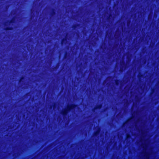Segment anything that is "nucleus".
Instances as JSON below:
<instances>
[{
	"instance_id": "f257e3e1",
	"label": "nucleus",
	"mask_w": 159,
	"mask_h": 159,
	"mask_svg": "<svg viewBox=\"0 0 159 159\" xmlns=\"http://www.w3.org/2000/svg\"><path fill=\"white\" fill-rule=\"evenodd\" d=\"M77 105L75 104H72L70 105H68L67 108L63 110L61 112V114L64 118L66 117L68 113L71 110L77 107Z\"/></svg>"
},
{
	"instance_id": "0eeeda50",
	"label": "nucleus",
	"mask_w": 159,
	"mask_h": 159,
	"mask_svg": "<svg viewBox=\"0 0 159 159\" xmlns=\"http://www.w3.org/2000/svg\"><path fill=\"white\" fill-rule=\"evenodd\" d=\"M133 118V116H132V117L131 118H130L129 119L127 120L125 122H124L123 124H127L128 122L130 121V120Z\"/></svg>"
},
{
	"instance_id": "7ed1b4c3",
	"label": "nucleus",
	"mask_w": 159,
	"mask_h": 159,
	"mask_svg": "<svg viewBox=\"0 0 159 159\" xmlns=\"http://www.w3.org/2000/svg\"><path fill=\"white\" fill-rule=\"evenodd\" d=\"M100 131V128H99L98 129H97V130L96 132H94V136H97L99 134Z\"/></svg>"
},
{
	"instance_id": "4468645a",
	"label": "nucleus",
	"mask_w": 159,
	"mask_h": 159,
	"mask_svg": "<svg viewBox=\"0 0 159 159\" xmlns=\"http://www.w3.org/2000/svg\"><path fill=\"white\" fill-rule=\"evenodd\" d=\"M57 66H55V67H53V70H55L56 69H57Z\"/></svg>"
},
{
	"instance_id": "20e7f679",
	"label": "nucleus",
	"mask_w": 159,
	"mask_h": 159,
	"mask_svg": "<svg viewBox=\"0 0 159 159\" xmlns=\"http://www.w3.org/2000/svg\"><path fill=\"white\" fill-rule=\"evenodd\" d=\"M13 29L12 27L7 26L5 28V30H11Z\"/></svg>"
},
{
	"instance_id": "f3484780",
	"label": "nucleus",
	"mask_w": 159,
	"mask_h": 159,
	"mask_svg": "<svg viewBox=\"0 0 159 159\" xmlns=\"http://www.w3.org/2000/svg\"><path fill=\"white\" fill-rule=\"evenodd\" d=\"M130 136L129 135H127V138H128V137H130Z\"/></svg>"
},
{
	"instance_id": "9b49d317",
	"label": "nucleus",
	"mask_w": 159,
	"mask_h": 159,
	"mask_svg": "<svg viewBox=\"0 0 159 159\" xmlns=\"http://www.w3.org/2000/svg\"><path fill=\"white\" fill-rule=\"evenodd\" d=\"M9 24L14 23V21L13 19H12L8 21Z\"/></svg>"
},
{
	"instance_id": "2eb2a0df",
	"label": "nucleus",
	"mask_w": 159,
	"mask_h": 159,
	"mask_svg": "<svg viewBox=\"0 0 159 159\" xmlns=\"http://www.w3.org/2000/svg\"><path fill=\"white\" fill-rule=\"evenodd\" d=\"M143 75H142L141 74V75H139V77H142Z\"/></svg>"
},
{
	"instance_id": "1a4fd4ad",
	"label": "nucleus",
	"mask_w": 159,
	"mask_h": 159,
	"mask_svg": "<svg viewBox=\"0 0 159 159\" xmlns=\"http://www.w3.org/2000/svg\"><path fill=\"white\" fill-rule=\"evenodd\" d=\"M56 13L55 11V9L54 8L52 9V11L51 13V15L53 16L55 14H56Z\"/></svg>"
},
{
	"instance_id": "dca6fc26",
	"label": "nucleus",
	"mask_w": 159,
	"mask_h": 159,
	"mask_svg": "<svg viewBox=\"0 0 159 159\" xmlns=\"http://www.w3.org/2000/svg\"><path fill=\"white\" fill-rule=\"evenodd\" d=\"M154 89H153L152 90V92H154Z\"/></svg>"
},
{
	"instance_id": "9d476101",
	"label": "nucleus",
	"mask_w": 159,
	"mask_h": 159,
	"mask_svg": "<svg viewBox=\"0 0 159 159\" xmlns=\"http://www.w3.org/2000/svg\"><path fill=\"white\" fill-rule=\"evenodd\" d=\"M25 79V77L24 76H22L20 77L19 80V82L20 83L22 81V80H24Z\"/></svg>"
},
{
	"instance_id": "39448f33",
	"label": "nucleus",
	"mask_w": 159,
	"mask_h": 159,
	"mask_svg": "<svg viewBox=\"0 0 159 159\" xmlns=\"http://www.w3.org/2000/svg\"><path fill=\"white\" fill-rule=\"evenodd\" d=\"M66 41V38L62 39L61 41V43L62 45L65 43V42Z\"/></svg>"
},
{
	"instance_id": "ddd939ff",
	"label": "nucleus",
	"mask_w": 159,
	"mask_h": 159,
	"mask_svg": "<svg viewBox=\"0 0 159 159\" xmlns=\"http://www.w3.org/2000/svg\"><path fill=\"white\" fill-rule=\"evenodd\" d=\"M112 15L111 14H110L109 15V16L108 17H107V19L108 20H109L110 19V17H112Z\"/></svg>"
},
{
	"instance_id": "f03ea898",
	"label": "nucleus",
	"mask_w": 159,
	"mask_h": 159,
	"mask_svg": "<svg viewBox=\"0 0 159 159\" xmlns=\"http://www.w3.org/2000/svg\"><path fill=\"white\" fill-rule=\"evenodd\" d=\"M102 107V105L101 104H100L97 105L96 107H95L94 108V110H96L98 109H100Z\"/></svg>"
},
{
	"instance_id": "423d86ee",
	"label": "nucleus",
	"mask_w": 159,
	"mask_h": 159,
	"mask_svg": "<svg viewBox=\"0 0 159 159\" xmlns=\"http://www.w3.org/2000/svg\"><path fill=\"white\" fill-rule=\"evenodd\" d=\"M121 81L120 80H115V84L116 85H119L120 84V82Z\"/></svg>"
},
{
	"instance_id": "6e6552de",
	"label": "nucleus",
	"mask_w": 159,
	"mask_h": 159,
	"mask_svg": "<svg viewBox=\"0 0 159 159\" xmlns=\"http://www.w3.org/2000/svg\"><path fill=\"white\" fill-rule=\"evenodd\" d=\"M80 24H78L74 25L72 26V28L73 29H75L77 26H78Z\"/></svg>"
},
{
	"instance_id": "f8f14e48",
	"label": "nucleus",
	"mask_w": 159,
	"mask_h": 159,
	"mask_svg": "<svg viewBox=\"0 0 159 159\" xmlns=\"http://www.w3.org/2000/svg\"><path fill=\"white\" fill-rule=\"evenodd\" d=\"M67 56H68V53L67 52H66L65 54V55H64V58H66L67 57Z\"/></svg>"
}]
</instances>
